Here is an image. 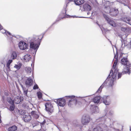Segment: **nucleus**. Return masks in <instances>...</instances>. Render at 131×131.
<instances>
[{
	"label": "nucleus",
	"mask_w": 131,
	"mask_h": 131,
	"mask_svg": "<svg viewBox=\"0 0 131 131\" xmlns=\"http://www.w3.org/2000/svg\"><path fill=\"white\" fill-rule=\"evenodd\" d=\"M118 54L116 52L114 56V58L115 59V61L113 66V67L111 70L110 73L106 79V81L109 79L110 80L109 81L108 86L109 87L112 86L114 85V81L115 79L116 75L118 71L115 69L116 64L118 61Z\"/></svg>",
	"instance_id": "1"
},
{
	"label": "nucleus",
	"mask_w": 131,
	"mask_h": 131,
	"mask_svg": "<svg viewBox=\"0 0 131 131\" xmlns=\"http://www.w3.org/2000/svg\"><path fill=\"white\" fill-rule=\"evenodd\" d=\"M105 116L102 117L100 118L98 120L100 121L102 123H99L95 127L93 128V131H103V130H106L108 126L111 127L113 125V124L115 122L113 119H110V123L107 124V125L104 124L105 121Z\"/></svg>",
	"instance_id": "2"
},
{
	"label": "nucleus",
	"mask_w": 131,
	"mask_h": 131,
	"mask_svg": "<svg viewBox=\"0 0 131 131\" xmlns=\"http://www.w3.org/2000/svg\"><path fill=\"white\" fill-rule=\"evenodd\" d=\"M42 38V37L40 39L38 36L34 37L30 42V49L34 50V52L32 53L33 55H35L40 45Z\"/></svg>",
	"instance_id": "3"
},
{
	"label": "nucleus",
	"mask_w": 131,
	"mask_h": 131,
	"mask_svg": "<svg viewBox=\"0 0 131 131\" xmlns=\"http://www.w3.org/2000/svg\"><path fill=\"white\" fill-rule=\"evenodd\" d=\"M67 2L66 5L65 6H64V9L63 10L62 12L60 14V17L58 18L56 20V21L53 23L51 25V26L48 29H49L53 25L55 24L56 22L59 21L61 19H62L63 18H68L70 17V15H67L66 14V9L67 7L68 6V4L69 3V1H72L73 0H68Z\"/></svg>",
	"instance_id": "4"
},
{
	"label": "nucleus",
	"mask_w": 131,
	"mask_h": 131,
	"mask_svg": "<svg viewBox=\"0 0 131 131\" xmlns=\"http://www.w3.org/2000/svg\"><path fill=\"white\" fill-rule=\"evenodd\" d=\"M90 116L88 115L84 114L82 117L81 121L83 125H87L90 122Z\"/></svg>",
	"instance_id": "5"
},
{
	"label": "nucleus",
	"mask_w": 131,
	"mask_h": 131,
	"mask_svg": "<svg viewBox=\"0 0 131 131\" xmlns=\"http://www.w3.org/2000/svg\"><path fill=\"white\" fill-rule=\"evenodd\" d=\"M101 100L105 105H109L111 103V98L109 96H104L102 97Z\"/></svg>",
	"instance_id": "6"
},
{
	"label": "nucleus",
	"mask_w": 131,
	"mask_h": 131,
	"mask_svg": "<svg viewBox=\"0 0 131 131\" xmlns=\"http://www.w3.org/2000/svg\"><path fill=\"white\" fill-rule=\"evenodd\" d=\"M45 106V109L49 114H50L53 112V107L51 104L47 102L46 103Z\"/></svg>",
	"instance_id": "7"
},
{
	"label": "nucleus",
	"mask_w": 131,
	"mask_h": 131,
	"mask_svg": "<svg viewBox=\"0 0 131 131\" xmlns=\"http://www.w3.org/2000/svg\"><path fill=\"white\" fill-rule=\"evenodd\" d=\"M103 16L108 23L109 24L113 27L116 26V24L115 22L113 20L110 19L106 15L103 14Z\"/></svg>",
	"instance_id": "8"
},
{
	"label": "nucleus",
	"mask_w": 131,
	"mask_h": 131,
	"mask_svg": "<svg viewBox=\"0 0 131 131\" xmlns=\"http://www.w3.org/2000/svg\"><path fill=\"white\" fill-rule=\"evenodd\" d=\"M18 46L20 49L24 50L27 49L28 45L25 42L23 41H21L19 42L18 44Z\"/></svg>",
	"instance_id": "9"
},
{
	"label": "nucleus",
	"mask_w": 131,
	"mask_h": 131,
	"mask_svg": "<svg viewBox=\"0 0 131 131\" xmlns=\"http://www.w3.org/2000/svg\"><path fill=\"white\" fill-rule=\"evenodd\" d=\"M121 63L125 66H128L129 67H131V63H129L127 58L124 57L121 60Z\"/></svg>",
	"instance_id": "10"
},
{
	"label": "nucleus",
	"mask_w": 131,
	"mask_h": 131,
	"mask_svg": "<svg viewBox=\"0 0 131 131\" xmlns=\"http://www.w3.org/2000/svg\"><path fill=\"white\" fill-rule=\"evenodd\" d=\"M57 103L60 106L63 107L66 104V101L63 98H60L57 100Z\"/></svg>",
	"instance_id": "11"
},
{
	"label": "nucleus",
	"mask_w": 131,
	"mask_h": 131,
	"mask_svg": "<svg viewBox=\"0 0 131 131\" xmlns=\"http://www.w3.org/2000/svg\"><path fill=\"white\" fill-rule=\"evenodd\" d=\"M31 116L28 114L25 115L23 116V119L25 122H28L31 120Z\"/></svg>",
	"instance_id": "12"
},
{
	"label": "nucleus",
	"mask_w": 131,
	"mask_h": 131,
	"mask_svg": "<svg viewBox=\"0 0 131 131\" xmlns=\"http://www.w3.org/2000/svg\"><path fill=\"white\" fill-rule=\"evenodd\" d=\"M83 8L84 11H90L91 9V7L90 5L87 3H85L83 5Z\"/></svg>",
	"instance_id": "13"
},
{
	"label": "nucleus",
	"mask_w": 131,
	"mask_h": 131,
	"mask_svg": "<svg viewBox=\"0 0 131 131\" xmlns=\"http://www.w3.org/2000/svg\"><path fill=\"white\" fill-rule=\"evenodd\" d=\"M131 69V67H129L128 66H125L123 70V72L124 74L128 73L129 74L130 73V69Z\"/></svg>",
	"instance_id": "14"
},
{
	"label": "nucleus",
	"mask_w": 131,
	"mask_h": 131,
	"mask_svg": "<svg viewBox=\"0 0 131 131\" xmlns=\"http://www.w3.org/2000/svg\"><path fill=\"white\" fill-rule=\"evenodd\" d=\"M32 79L30 78H28L25 81V84L28 86H30L32 85Z\"/></svg>",
	"instance_id": "15"
},
{
	"label": "nucleus",
	"mask_w": 131,
	"mask_h": 131,
	"mask_svg": "<svg viewBox=\"0 0 131 131\" xmlns=\"http://www.w3.org/2000/svg\"><path fill=\"white\" fill-rule=\"evenodd\" d=\"M1 30V32L3 34H5L7 37H8V35H9L10 36V37L11 38H12L13 36H14L13 35H12L11 34L10 32H9L8 31H7L6 30L4 29H3V27H2V28L0 30Z\"/></svg>",
	"instance_id": "16"
},
{
	"label": "nucleus",
	"mask_w": 131,
	"mask_h": 131,
	"mask_svg": "<svg viewBox=\"0 0 131 131\" xmlns=\"http://www.w3.org/2000/svg\"><path fill=\"white\" fill-rule=\"evenodd\" d=\"M75 97V96H74L73 95L66 96V97L67 98H68L69 99H71L69 101V103H68V105L69 106L71 107V104H72L73 103V100L72 99L74 98Z\"/></svg>",
	"instance_id": "17"
},
{
	"label": "nucleus",
	"mask_w": 131,
	"mask_h": 131,
	"mask_svg": "<svg viewBox=\"0 0 131 131\" xmlns=\"http://www.w3.org/2000/svg\"><path fill=\"white\" fill-rule=\"evenodd\" d=\"M109 13L111 16H115L118 13V10L117 9H114L112 11H110Z\"/></svg>",
	"instance_id": "18"
},
{
	"label": "nucleus",
	"mask_w": 131,
	"mask_h": 131,
	"mask_svg": "<svg viewBox=\"0 0 131 131\" xmlns=\"http://www.w3.org/2000/svg\"><path fill=\"white\" fill-rule=\"evenodd\" d=\"M31 115L36 119H37L39 117L38 112L36 111H32L30 113Z\"/></svg>",
	"instance_id": "19"
},
{
	"label": "nucleus",
	"mask_w": 131,
	"mask_h": 131,
	"mask_svg": "<svg viewBox=\"0 0 131 131\" xmlns=\"http://www.w3.org/2000/svg\"><path fill=\"white\" fill-rule=\"evenodd\" d=\"M23 100V98L19 96L16 97L15 99V103L16 104H18Z\"/></svg>",
	"instance_id": "20"
},
{
	"label": "nucleus",
	"mask_w": 131,
	"mask_h": 131,
	"mask_svg": "<svg viewBox=\"0 0 131 131\" xmlns=\"http://www.w3.org/2000/svg\"><path fill=\"white\" fill-rule=\"evenodd\" d=\"M122 20L127 23L130 25H131V18L128 17H125L124 18H122Z\"/></svg>",
	"instance_id": "21"
},
{
	"label": "nucleus",
	"mask_w": 131,
	"mask_h": 131,
	"mask_svg": "<svg viewBox=\"0 0 131 131\" xmlns=\"http://www.w3.org/2000/svg\"><path fill=\"white\" fill-rule=\"evenodd\" d=\"M31 58V57L29 54H27L25 55L23 57V59L25 62L28 61Z\"/></svg>",
	"instance_id": "22"
},
{
	"label": "nucleus",
	"mask_w": 131,
	"mask_h": 131,
	"mask_svg": "<svg viewBox=\"0 0 131 131\" xmlns=\"http://www.w3.org/2000/svg\"><path fill=\"white\" fill-rule=\"evenodd\" d=\"M91 109L95 113V112H98L99 109L98 108L97 106H95V105H91Z\"/></svg>",
	"instance_id": "23"
},
{
	"label": "nucleus",
	"mask_w": 131,
	"mask_h": 131,
	"mask_svg": "<svg viewBox=\"0 0 131 131\" xmlns=\"http://www.w3.org/2000/svg\"><path fill=\"white\" fill-rule=\"evenodd\" d=\"M107 83V82H106V80L104 82V83L102 84V85L97 90V92L99 93L101 92L102 89L105 86Z\"/></svg>",
	"instance_id": "24"
},
{
	"label": "nucleus",
	"mask_w": 131,
	"mask_h": 131,
	"mask_svg": "<svg viewBox=\"0 0 131 131\" xmlns=\"http://www.w3.org/2000/svg\"><path fill=\"white\" fill-rule=\"evenodd\" d=\"M20 85L22 89L24 95H25L27 96L28 91V89L26 88L25 86H24L21 84H20Z\"/></svg>",
	"instance_id": "25"
},
{
	"label": "nucleus",
	"mask_w": 131,
	"mask_h": 131,
	"mask_svg": "<svg viewBox=\"0 0 131 131\" xmlns=\"http://www.w3.org/2000/svg\"><path fill=\"white\" fill-rule=\"evenodd\" d=\"M84 0H74V2L75 5H80L84 2Z\"/></svg>",
	"instance_id": "26"
},
{
	"label": "nucleus",
	"mask_w": 131,
	"mask_h": 131,
	"mask_svg": "<svg viewBox=\"0 0 131 131\" xmlns=\"http://www.w3.org/2000/svg\"><path fill=\"white\" fill-rule=\"evenodd\" d=\"M100 99H101V97L99 96H97L94 98L93 101L95 103H98L99 102Z\"/></svg>",
	"instance_id": "27"
},
{
	"label": "nucleus",
	"mask_w": 131,
	"mask_h": 131,
	"mask_svg": "<svg viewBox=\"0 0 131 131\" xmlns=\"http://www.w3.org/2000/svg\"><path fill=\"white\" fill-rule=\"evenodd\" d=\"M17 127L15 125L12 126L8 128V131H15L17 129Z\"/></svg>",
	"instance_id": "28"
},
{
	"label": "nucleus",
	"mask_w": 131,
	"mask_h": 131,
	"mask_svg": "<svg viewBox=\"0 0 131 131\" xmlns=\"http://www.w3.org/2000/svg\"><path fill=\"white\" fill-rule=\"evenodd\" d=\"M17 56V53L15 52H13L11 55V58L13 59H15Z\"/></svg>",
	"instance_id": "29"
},
{
	"label": "nucleus",
	"mask_w": 131,
	"mask_h": 131,
	"mask_svg": "<svg viewBox=\"0 0 131 131\" xmlns=\"http://www.w3.org/2000/svg\"><path fill=\"white\" fill-rule=\"evenodd\" d=\"M25 70L27 73L29 74L31 72V67H26L25 68Z\"/></svg>",
	"instance_id": "30"
},
{
	"label": "nucleus",
	"mask_w": 131,
	"mask_h": 131,
	"mask_svg": "<svg viewBox=\"0 0 131 131\" xmlns=\"http://www.w3.org/2000/svg\"><path fill=\"white\" fill-rule=\"evenodd\" d=\"M7 101L10 104H13L14 103L13 100H12L11 98L10 97H8L7 99Z\"/></svg>",
	"instance_id": "31"
},
{
	"label": "nucleus",
	"mask_w": 131,
	"mask_h": 131,
	"mask_svg": "<svg viewBox=\"0 0 131 131\" xmlns=\"http://www.w3.org/2000/svg\"><path fill=\"white\" fill-rule=\"evenodd\" d=\"M11 104L12 105L10 106L9 110L10 111H12L14 110L15 108V106L14 103Z\"/></svg>",
	"instance_id": "32"
},
{
	"label": "nucleus",
	"mask_w": 131,
	"mask_h": 131,
	"mask_svg": "<svg viewBox=\"0 0 131 131\" xmlns=\"http://www.w3.org/2000/svg\"><path fill=\"white\" fill-rule=\"evenodd\" d=\"M21 66V63H19L18 64H15L14 66V68L17 69V70H19Z\"/></svg>",
	"instance_id": "33"
},
{
	"label": "nucleus",
	"mask_w": 131,
	"mask_h": 131,
	"mask_svg": "<svg viewBox=\"0 0 131 131\" xmlns=\"http://www.w3.org/2000/svg\"><path fill=\"white\" fill-rule=\"evenodd\" d=\"M12 61L13 60L12 59L9 60L8 61L6 65L7 67L8 68H10V65L11 63H12Z\"/></svg>",
	"instance_id": "34"
},
{
	"label": "nucleus",
	"mask_w": 131,
	"mask_h": 131,
	"mask_svg": "<svg viewBox=\"0 0 131 131\" xmlns=\"http://www.w3.org/2000/svg\"><path fill=\"white\" fill-rule=\"evenodd\" d=\"M117 71L118 72H117V74L118 73V79L120 78L122 75L124 74L123 72H119L118 70Z\"/></svg>",
	"instance_id": "35"
},
{
	"label": "nucleus",
	"mask_w": 131,
	"mask_h": 131,
	"mask_svg": "<svg viewBox=\"0 0 131 131\" xmlns=\"http://www.w3.org/2000/svg\"><path fill=\"white\" fill-rule=\"evenodd\" d=\"M121 30L122 31L125 32H126L128 30V29L127 27H122L121 28Z\"/></svg>",
	"instance_id": "36"
},
{
	"label": "nucleus",
	"mask_w": 131,
	"mask_h": 131,
	"mask_svg": "<svg viewBox=\"0 0 131 131\" xmlns=\"http://www.w3.org/2000/svg\"><path fill=\"white\" fill-rule=\"evenodd\" d=\"M37 96L38 98L41 99L42 97V93L40 92H38L37 93Z\"/></svg>",
	"instance_id": "37"
},
{
	"label": "nucleus",
	"mask_w": 131,
	"mask_h": 131,
	"mask_svg": "<svg viewBox=\"0 0 131 131\" xmlns=\"http://www.w3.org/2000/svg\"><path fill=\"white\" fill-rule=\"evenodd\" d=\"M114 114V111L112 110H110L108 114V115L110 116H113Z\"/></svg>",
	"instance_id": "38"
},
{
	"label": "nucleus",
	"mask_w": 131,
	"mask_h": 131,
	"mask_svg": "<svg viewBox=\"0 0 131 131\" xmlns=\"http://www.w3.org/2000/svg\"><path fill=\"white\" fill-rule=\"evenodd\" d=\"M39 88L38 85L36 84L33 87V89L34 90H36L37 89Z\"/></svg>",
	"instance_id": "39"
},
{
	"label": "nucleus",
	"mask_w": 131,
	"mask_h": 131,
	"mask_svg": "<svg viewBox=\"0 0 131 131\" xmlns=\"http://www.w3.org/2000/svg\"><path fill=\"white\" fill-rule=\"evenodd\" d=\"M4 94L6 96H8L9 95V93L7 91L4 92Z\"/></svg>",
	"instance_id": "40"
},
{
	"label": "nucleus",
	"mask_w": 131,
	"mask_h": 131,
	"mask_svg": "<svg viewBox=\"0 0 131 131\" xmlns=\"http://www.w3.org/2000/svg\"><path fill=\"white\" fill-rule=\"evenodd\" d=\"M5 99H6V98L4 96H2V100L3 101H5Z\"/></svg>",
	"instance_id": "41"
},
{
	"label": "nucleus",
	"mask_w": 131,
	"mask_h": 131,
	"mask_svg": "<svg viewBox=\"0 0 131 131\" xmlns=\"http://www.w3.org/2000/svg\"><path fill=\"white\" fill-rule=\"evenodd\" d=\"M2 28V26L0 24V30Z\"/></svg>",
	"instance_id": "42"
},
{
	"label": "nucleus",
	"mask_w": 131,
	"mask_h": 131,
	"mask_svg": "<svg viewBox=\"0 0 131 131\" xmlns=\"http://www.w3.org/2000/svg\"><path fill=\"white\" fill-rule=\"evenodd\" d=\"M107 110H108V108H106L105 109V112H107Z\"/></svg>",
	"instance_id": "43"
},
{
	"label": "nucleus",
	"mask_w": 131,
	"mask_h": 131,
	"mask_svg": "<svg viewBox=\"0 0 131 131\" xmlns=\"http://www.w3.org/2000/svg\"><path fill=\"white\" fill-rule=\"evenodd\" d=\"M90 12H87V14L88 15H89V14H90Z\"/></svg>",
	"instance_id": "44"
},
{
	"label": "nucleus",
	"mask_w": 131,
	"mask_h": 131,
	"mask_svg": "<svg viewBox=\"0 0 131 131\" xmlns=\"http://www.w3.org/2000/svg\"><path fill=\"white\" fill-rule=\"evenodd\" d=\"M130 130L131 131V126L130 127Z\"/></svg>",
	"instance_id": "45"
},
{
	"label": "nucleus",
	"mask_w": 131,
	"mask_h": 131,
	"mask_svg": "<svg viewBox=\"0 0 131 131\" xmlns=\"http://www.w3.org/2000/svg\"><path fill=\"white\" fill-rule=\"evenodd\" d=\"M1 117H0V123L1 122Z\"/></svg>",
	"instance_id": "46"
},
{
	"label": "nucleus",
	"mask_w": 131,
	"mask_h": 131,
	"mask_svg": "<svg viewBox=\"0 0 131 131\" xmlns=\"http://www.w3.org/2000/svg\"><path fill=\"white\" fill-rule=\"evenodd\" d=\"M130 45L131 46V42H130Z\"/></svg>",
	"instance_id": "47"
},
{
	"label": "nucleus",
	"mask_w": 131,
	"mask_h": 131,
	"mask_svg": "<svg viewBox=\"0 0 131 131\" xmlns=\"http://www.w3.org/2000/svg\"><path fill=\"white\" fill-rule=\"evenodd\" d=\"M79 17V18H82V17Z\"/></svg>",
	"instance_id": "48"
},
{
	"label": "nucleus",
	"mask_w": 131,
	"mask_h": 131,
	"mask_svg": "<svg viewBox=\"0 0 131 131\" xmlns=\"http://www.w3.org/2000/svg\"><path fill=\"white\" fill-rule=\"evenodd\" d=\"M110 43H111V41H110Z\"/></svg>",
	"instance_id": "49"
},
{
	"label": "nucleus",
	"mask_w": 131,
	"mask_h": 131,
	"mask_svg": "<svg viewBox=\"0 0 131 131\" xmlns=\"http://www.w3.org/2000/svg\"><path fill=\"white\" fill-rule=\"evenodd\" d=\"M97 23V24H98V25L99 26H100L99 25V24H98Z\"/></svg>",
	"instance_id": "50"
},
{
	"label": "nucleus",
	"mask_w": 131,
	"mask_h": 131,
	"mask_svg": "<svg viewBox=\"0 0 131 131\" xmlns=\"http://www.w3.org/2000/svg\"><path fill=\"white\" fill-rule=\"evenodd\" d=\"M106 115H108V114H107V113H106Z\"/></svg>",
	"instance_id": "51"
}]
</instances>
